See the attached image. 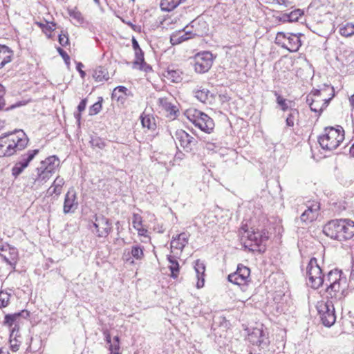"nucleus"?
<instances>
[{
    "label": "nucleus",
    "mask_w": 354,
    "mask_h": 354,
    "mask_svg": "<svg viewBox=\"0 0 354 354\" xmlns=\"http://www.w3.org/2000/svg\"><path fill=\"white\" fill-rule=\"evenodd\" d=\"M241 230L244 231V234L243 235V236L247 237L249 241L254 242V245H257V238L256 237L257 231H255L254 230H252V231H249L245 228V226H243L241 227Z\"/></svg>",
    "instance_id": "ea45409f"
},
{
    "label": "nucleus",
    "mask_w": 354,
    "mask_h": 354,
    "mask_svg": "<svg viewBox=\"0 0 354 354\" xmlns=\"http://www.w3.org/2000/svg\"><path fill=\"white\" fill-rule=\"evenodd\" d=\"M194 270L196 273V277L198 281L196 283V288H201L205 284V265L203 261L198 259L195 261Z\"/></svg>",
    "instance_id": "5701e85b"
},
{
    "label": "nucleus",
    "mask_w": 354,
    "mask_h": 354,
    "mask_svg": "<svg viewBox=\"0 0 354 354\" xmlns=\"http://www.w3.org/2000/svg\"><path fill=\"white\" fill-rule=\"evenodd\" d=\"M250 270L242 265L239 264L236 270L228 275L227 279L230 282L239 286H246L250 281Z\"/></svg>",
    "instance_id": "1a4fd4ad"
},
{
    "label": "nucleus",
    "mask_w": 354,
    "mask_h": 354,
    "mask_svg": "<svg viewBox=\"0 0 354 354\" xmlns=\"http://www.w3.org/2000/svg\"><path fill=\"white\" fill-rule=\"evenodd\" d=\"M274 3H277L285 7H288L289 6H290L291 2L289 1L288 0H274Z\"/></svg>",
    "instance_id": "13d9d810"
},
{
    "label": "nucleus",
    "mask_w": 354,
    "mask_h": 354,
    "mask_svg": "<svg viewBox=\"0 0 354 354\" xmlns=\"http://www.w3.org/2000/svg\"><path fill=\"white\" fill-rule=\"evenodd\" d=\"M28 138L21 129L3 133L0 136V157L11 156L24 149Z\"/></svg>",
    "instance_id": "f257e3e1"
},
{
    "label": "nucleus",
    "mask_w": 354,
    "mask_h": 354,
    "mask_svg": "<svg viewBox=\"0 0 354 354\" xmlns=\"http://www.w3.org/2000/svg\"><path fill=\"white\" fill-rule=\"evenodd\" d=\"M350 103L353 106V112L351 113V118L353 122H354V94L350 98Z\"/></svg>",
    "instance_id": "e2e57ef3"
},
{
    "label": "nucleus",
    "mask_w": 354,
    "mask_h": 354,
    "mask_svg": "<svg viewBox=\"0 0 354 354\" xmlns=\"http://www.w3.org/2000/svg\"><path fill=\"white\" fill-rule=\"evenodd\" d=\"M38 152V149L28 150L26 153L22 154L12 168V175L17 178L29 165V163Z\"/></svg>",
    "instance_id": "9b49d317"
},
{
    "label": "nucleus",
    "mask_w": 354,
    "mask_h": 354,
    "mask_svg": "<svg viewBox=\"0 0 354 354\" xmlns=\"http://www.w3.org/2000/svg\"><path fill=\"white\" fill-rule=\"evenodd\" d=\"M259 235H260L259 231L257 230V235H256V237L257 238V246L261 245V244H263L262 241L261 240H259V239L260 238Z\"/></svg>",
    "instance_id": "338daca9"
},
{
    "label": "nucleus",
    "mask_w": 354,
    "mask_h": 354,
    "mask_svg": "<svg viewBox=\"0 0 354 354\" xmlns=\"http://www.w3.org/2000/svg\"><path fill=\"white\" fill-rule=\"evenodd\" d=\"M259 240H261L263 243L268 239V232L266 230L259 231Z\"/></svg>",
    "instance_id": "5fc2aeb1"
},
{
    "label": "nucleus",
    "mask_w": 354,
    "mask_h": 354,
    "mask_svg": "<svg viewBox=\"0 0 354 354\" xmlns=\"http://www.w3.org/2000/svg\"><path fill=\"white\" fill-rule=\"evenodd\" d=\"M319 209V203L313 202L307 206V209L301 214L300 221L306 224L313 222L317 218Z\"/></svg>",
    "instance_id": "dca6fc26"
},
{
    "label": "nucleus",
    "mask_w": 354,
    "mask_h": 354,
    "mask_svg": "<svg viewBox=\"0 0 354 354\" xmlns=\"http://www.w3.org/2000/svg\"><path fill=\"white\" fill-rule=\"evenodd\" d=\"M37 24L39 25V27H41L43 29V30H48V31L53 30L54 27L55 26V24L54 23H51L50 24H44L41 23H38Z\"/></svg>",
    "instance_id": "8fccbe9b"
},
{
    "label": "nucleus",
    "mask_w": 354,
    "mask_h": 354,
    "mask_svg": "<svg viewBox=\"0 0 354 354\" xmlns=\"http://www.w3.org/2000/svg\"><path fill=\"white\" fill-rule=\"evenodd\" d=\"M67 10L69 16L75 21V25H81L84 23V17L81 12L79 11L76 7L73 8H68Z\"/></svg>",
    "instance_id": "7c9ffc66"
},
{
    "label": "nucleus",
    "mask_w": 354,
    "mask_h": 354,
    "mask_svg": "<svg viewBox=\"0 0 354 354\" xmlns=\"http://www.w3.org/2000/svg\"><path fill=\"white\" fill-rule=\"evenodd\" d=\"M65 181L63 178L57 176L53 181L51 186L48 189L47 194L48 196H53L55 194L59 196L62 193V187L64 185Z\"/></svg>",
    "instance_id": "a878e982"
},
{
    "label": "nucleus",
    "mask_w": 354,
    "mask_h": 354,
    "mask_svg": "<svg viewBox=\"0 0 354 354\" xmlns=\"http://www.w3.org/2000/svg\"><path fill=\"white\" fill-rule=\"evenodd\" d=\"M307 284L313 289H317L324 283V275L315 257H312L306 269Z\"/></svg>",
    "instance_id": "423d86ee"
},
{
    "label": "nucleus",
    "mask_w": 354,
    "mask_h": 354,
    "mask_svg": "<svg viewBox=\"0 0 354 354\" xmlns=\"http://www.w3.org/2000/svg\"><path fill=\"white\" fill-rule=\"evenodd\" d=\"M132 46L135 50H137V49H141L139 46L138 42L135 38L132 39Z\"/></svg>",
    "instance_id": "69168bd1"
},
{
    "label": "nucleus",
    "mask_w": 354,
    "mask_h": 354,
    "mask_svg": "<svg viewBox=\"0 0 354 354\" xmlns=\"http://www.w3.org/2000/svg\"><path fill=\"white\" fill-rule=\"evenodd\" d=\"M29 315H30L29 312L24 310L19 313H15L12 315L8 314L5 316V318H4V324L5 325H6L9 327H12L13 325H15V326L12 329V333L10 335V337H12V336L13 335V333L15 330L17 324L19 322L20 319L21 318L26 319L29 317Z\"/></svg>",
    "instance_id": "6ab92c4d"
},
{
    "label": "nucleus",
    "mask_w": 354,
    "mask_h": 354,
    "mask_svg": "<svg viewBox=\"0 0 354 354\" xmlns=\"http://www.w3.org/2000/svg\"><path fill=\"white\" fill-rule=\"evenodd\" d=\"M10 348L12 351L16 352L19 350V344L18 343V342L16 339H10Z\"/></svg>",
    "instance_id": "864d4df0"
},
{
    "label": "nucleus",
    "mask_w": 354,
    "mask_h": 354,
    "mask_svg": "<svg viewBox=\"0 0 354 354\" xmlns=\"http://www.w3.org/2000/svg\"><path fill=\"white\" fill-rule=\"evenodd\" d=\"M330 100L331 98L319 100V99H315L312 96H308L306 102L308 104L310 110L315 113H319V115L323 110L327 107Z\"/></svg>",
    "instance_id": "aec40b11"
},
{
    "label": "nucleus",
    "mask_w": 354,
    "mask_h": 354,
    "mask_svg": "<svg viewBox=\"0 0 354 354\" xmlns=\"http://www.w3.org/2000/svg\"><path fill=\"white\" fill-rule=\"evenodd\" d=\"M57 51L59 52V55L63 57L66 64H69L70 57L66 53L65 50H64L62 48L59 47L57 48Z\"/></svg>",
    "instance_id": "3c124183"
},
{
    "label": "nucleus",
    "mask_w": 354,
    "mask_h": 354,
    "mask_svg": "<svg viewBox=\"0 0 354 354\" xmlns=\"http://www.w3.org/2000/svg\"><path fill=\"white\" fill-rule=\"evenodd\" d=\"M93 226L95 229V234L98 237H106L112 230V224L109 220L103 215H95Z\"/></svg>",
    "instance_id": "ddd939ff"
},
{
    "label": "nucleus",
    "mask_w": 354,
    "mask_h": 354,
    "mask_svg": "<svg viewBox=\"0 0 354 354\" xmlns=\"http://www.w3.org/2000/svg\"><path fill=\"white\" fill-rule=\"evenodd\" d=\"M11 294L7 291H0V308H5L8 306Z\"/></svg>",
    "instance_id": "4c0bfd02"
},
{
    "label": "nucleus",
    "mask_w": 354,
    "mask_h": 354,
    "mask_svg": "<svg viewBox=\"0 0 354 354\" xmlns=\"http://www.w3.org/2000/svg\"><path fill=\"white\" fill-rule=\"evenodd\" d=\"M158 104L160 107H161L163 110L169 112L171 115H175L176 111H178L176 106L171 104L167 98L166 97H160L158 100Z\"/></svg>",
    "instance_id": "c756f323"
},
{
    "label": "nucleus",
    "mask_w": 354,
    "mask_h": 354,
    "mask_svg": "<svg viewBox=\"0 0 354 354\" xmlns=\"http://www.w3.org/2000/svg\"><path fill=\"white\" fill-rule=\"evenodd\" d=\"M275 96L277 97V102L281 106V109L285 111L288 110V105L286 102V100L283 98L277 92L274 93Z\"/></svg>",
    "instance_id": "49530a36"
},
{
    "label": "nucleus",
    "mask_w": 354,
    "mask_h": 354,
    "mask_svg": "<svg viewBox=\"0 0 354 354\" xmlns=\"http://www.w3.org/2000/svg\"><path fill=\"white\" fill-rule=\"evenodd\" d=\"M189 26H186L183 30L174 32L170 37V41L172 45H177L183 41H187L198 35L196 31L189 29Z\"/></svg>",
    "instance_id": "2eb2a0df"
},
{
    "label": "nucleus",
    "mask_w": 354,
    "mask_h": 354,
    "mask_svg": "<svg viewBox=\"0 0 354 354\" xmlns=\"http://www.w3.org/2000/svg\"><path fill=\"white\" fill-rule=\"evenodd\" d=\"M189 234L187 232H182L176 236L173 237L171 241V248L183 250L185 245L188 243Z\"/></svg>",
    "instance_id": "b1692460"
},
{
    "label": "nucleus",
    "mask_w": 354,
    "mask_h": 354,
    "mask_svg": "<svg viewBox=\"0 0 354 354\" xmlns=\"http://www.w3.org/2000/svg\"><path fill=\"white\" fill-rule=\"evenodd\" d=\"M142 217L138 214H133L132 219V225L136 230H140L142 227Z\"/></svg>",
    "instance_id": "c03bdc74"
},
{
    "label": "nucleus",
    "mask_w": 354,
    "mask_h": 354,
    "mask_svg": "<svg viewBox=\"0 0 354 354\" xmlns=\"http://www.w3.org/2000/svg\"><path fill=\"white\" fill-rule=\"evenodd\" d=\"M299 111L296 109H290V113L286 120V123L288 127H292L295 124V122L299 118Z\"/></svg>",
    "instance_id": "72a5a7b5"
},
{
    "label": "nucleus",
    "mask_w": 354,
    "mask_h": 354,
    "mask_svg": "<svg viewBox=\"0 0 354 354\" xmlns=\"http://www.w3.org/2000/svg\"><path fill=\"white\" fill-rule=\"evenodd\" d=\"M326 292L330 299H340L346 287V278L341 270L337 269L328 272L326 278H324Z\"/></svg>",
    "instance_id": "20e7f679"
},
{
    "label": "nucleus",
    "mask_w": 354,
    "mask_h": 354,
    "mask_svg": "<svg viewBox=\"0 0 354 354\" xmlns=\"http://www.w3.org/2000/svg\"><path fill=\"white\" fill-rule=\"evenodd\" d=\"M213 62L212 54L205 51L198 53L194 57V69L198 73H204L209 71Z\"/></svg>",
    "instance_id": "f8f14e48"
},
{
    "label": "nucleus",
    "mask_w": 354,
    "mask_h": 354,
    "mask_svg": "<svg viewBox=\"0 0 354 354\" xmlns=\"http://www.w3.org/2000/svg\"><path fill=\"white\" fill-rule=\"evenodd\" d=\"M78 207L77 197L73 189H70L64 197L63 212L64 214L73 213Z\"/></svg>",
    "instance_id": "f3484780"
},
{
    "label": "nucleus",
    "mask_w": 354,
    "mask_h": 354,
    "mask_svg": "<svg viewBox=\"0 0 354 354\" xmlns=\"http://www.w3.org/2000/svg\"><path fill=\"white\" fill-rule=\"evenodd\" d=\"M304 12L303 10L301 9H295L288 13L289 17V22L297 21L302 15H304Z\"/></svg>",
    "instance_id": "79ce46f5"
},
{
    "label": "nucleus",
    "mask_w": 354,
    "mask_h": 354,
    "mask_svg": "<svg viewBox=\"0 0 354 354\" xmlns=\"http://www.w3.org/2000/svg\"><path fill=\"white\" fill-rule=\"evenodd\" d=\"M185 0H161L160 6L163 10L171 11Z\"/></svg>",
    "instance_id": "473e14b6"
},
{
    "label": "nucleus",
    "mask_w": 354,
    "mask_h": 354,
    "mask_svg": "<svg viewBox=\"0 0 354 354\" xmlns=\"http://www.w3.org/2000/svg\"><path fill=\"white\" fill-rule=\"evenodd\" d=\"M59 164V159L56 156H50L41 161L39 165L30 175L28 185L33 189H39L51 178Z\"/></svg>",
    "instance_id": "f03ea898"
},
{
    "label": "nucleus",
    "mask_w": 354,
    "mask_h": 354,
    "mask_svg": "<svg viewBox=\"0 0 354 354\" xmlns=\"http://www.w3.org/2000/svg\"><path fill=\"white\" fill-rule=\"evenodd\" d=\"M141 123L143 127H147L148 129L154 130L156 129V123L154 118H151L149 115H141Z\"/></svg>",
    "instance_id": "f704fd0d"
},
{
    "label": "nucleus",
    "mask_w": 354,
    "mask_h": 354,
    "mask_svg": "<svg viewBox=\"0 0 354 354\" xmlns=\"http://www.w3.org/2000/svg\"><path fill=\"white\" fill-rule=\"evenodd\" d=\"M344 139V131L341 126L337 128L326 127L324 133L319 137L318 142L323 149H335Z\"/></svg>",
    "instance_id": "39448f33"
},
{
    "label": "nucleus",
    "mask_w": 354,
    "mask_h": 354,
    "mask_svg": "<svg viewBox=\"0 0 354 354\" xmlns=\"http://www.w3.org/2000/svg\"><path fill=\"white\" fill-rule=\"evenodd\" d=\"M326 236L343 241L354 236V222L350 219H335L326 223L323 230Z\"/></svg>",
    "instance_id": "7ed1b4c3"
},
{
    "label": "nucleus",
    "mask_w": 354,
    "mask_h": 354,
    "mask_svg": "<svg viewBox=\"0 0 354 354\" xmlns=\"http://www.w3.org/2000/svg\"><path fill=\"white\" fill-rule=\"evenodd\" d=\"M100 99H101V101H98V102H95L94 104H93L90 107L89 111H90L91 115H96L101 111L102 98L100 97Z\"/></svg>",
    "instance_id": "de8ad7c7"
},
{
    "label": "nucleus",
    "mask_w": 354,
    "mask_h": 354,
    "mask_svg": "<svg viewBox=\"0 0 354 354\" xmlns=\"http://www.w3.org/2000/svg\"><path fill=\"white\" fill-rule=\"evenodd\" d=\"M137 230L138 232V234L140 236H144L145 234V233L147 232V230L142 228V227H140V230Z\"/></svg>",
    "instance_id": "774afa93"
},
{
    "label": "nucleus",
    "mask_w": 354,
    "mask_h": 354,
    "mask_svg": "<svg viewBox=\"0 0 354 354\" xmlns=\"http://www.w3.org/2000/svg\"><path fill=\"white\" fill-rule=\"evenodd\" d=\"M248 339L252 344L262 348L267 344V338L263 335V330L259 328L254 329V330L249 334Z\"/></svg>",
    "instance_id": "412c9836"
},
{
    "label": "nucleus",
    "mask_w": 354,
    "mask_h": 354,
    "mask_svg": "<svg viewBox=\"0 0 354 354\" xmlns=\"http://www.w3.org/2000/svg\"><path fill=\"white\" fill-rule=\"evenodd\" d=\"M321 91L320 90H315L313 91L310 95L308 96H312L315 99H318V97L321 95Z\"/></svg>",
    "instance_id": "052dcab7"
},
{
    "label": "nucleus",
    "mask_w": 354,
    "mask_h": 354,
    "mask_svg": "<svg viewBox=\"0 0 354 354\" xmlns=\"http://www.w3.org/2000/svg\"><path fill=\"white\" fill-rule=\"evenodd\" d=\"M90 144L93 148H98L102 149L106 147L105 142L100 137H91Z\"/></svg>",
    "instance_id": "58836bf2"
},
{
    "label": "nucleus",
    "mask_w": 354,
    "mask_h": 354,
    "mask_svg": "<svg viewBox=\"0 0 354 354\" xmlns=\"http://www.w3.org/2000/svg\"><path fill=\"white\" fill-rule=\"evenodd\" d=\"M144 258V248L138 244H135L131 246V248L128 252L127 250L123 254V259L131 264L134 263V260L140 261Z\"/></svg>",
    "instance_id": "a211bd4d"
},
{
    "label": "nucleus",
    "mask_w": 354,
    "mask_h": 354,
    "mask_svg": "<svg viewBox=\"0 0 354 354\" xmlns=\"http://www.w3.org/2000/svg\"><path fill=\"white\" fill-rule=\"evenodd\" d=\"M187 114L189 120L203 131L209 133L213 130L214 121L207 114L196 109L193 111V113L188 112Z\"/></svg>",
    "instance_id": "6e6552de"
},
{
    "label": "nucleus",
    "mask_w": 354,
    "mask_h": 354,
    "mask_svg": "<svg viewBox=\"0 0 354 354\" xmlns=\"http://www.w3.org/2000/svg\"><path fill=\"white\" fill-rule=\"evenodd\" d=\"M127 88L123 86H118L112 92V98L120 100L127 95Z\"/></svg>",
    "instance_id": "c9c22d12"
},
{
    "label": "nucleus",
    "mask_w": 354,
    "mask_h": 354,
    "mask_svg": "<svg viewBox=\"0 0 354 354\" xmlns=\"http://www.w3.org/2000/svg\"><path fill=\"white\" fill-rule=\"evenodd\" d=\"M0 257L13 270H15L16 265L19 260L18 250L8 244L3 243L0 245Z\"/></svg>",
    "instance_id": "9d476101"
},
{
    "label": "nucleus",
    "mask_w": 354,
    "mask_h": 354,
    "mask_svg": "<svg viewBox=\"0 0 354 354\" xmlns=\"http://www.w3.org/2000/svg\"><path fill=\"white\" fill-rule=\"evenodd\" d=\"M288 37V32L285 33L283 32H278L275 37V44L281 48H284L287 47L286 41Z\"/></svg>",
    "instance_id": "e433bc0d"
},
{
    "label": "nucleus",
    "mask_w": 354,
    "mask_h": 354,
    "mask_svg": "<svg viewBox=\"0 0 354 354\" xmlns=\"http://www.w3.org/2000/svg\"><path fill=\"white\" fill-rule=\"evenodd\" d=\"M164 76L172 82L178 83L182 80V72L171 67H168L164 73Z\"/></svg>",
    "instance_id": "cd10ccee"
},
{
    "label": "nucleus",
    "mask_w": 354,
    "mask_h": 354,
    "mask_svg": "<svg viewBox=\"0 0 354 354\" xmlns=\"http://www.w3.org/2000/svg\"><path fill=\"white\" fill-rule=\"evenodd\" d=\"M316 308L322 323L326 327L332 326L336 321L333 301L328 299L319 301Z\"/></svg>",
    "instance_id": "0eeeda50"
},
{
    "label": "nucleus",
    "mask_w": 354,
    "mask_h": 354,
    "mask_svg": "<svg viewBox=\"0 0 354 354\" xmlns=\"http://www.w3.org/2000/svg\"><path fill=\"white\" fill-rule=\"evenodd\" d=\"M84 67V64L81 62L77 63L76 65V69L78 71V72L80 74V76L82 78H84L86 75L85 72L82 70V68Z\"/></svg>",
    "instance_id": "6e6d98bb"
},
{
    "label": "nucleus",
    "mask_w": 354,
    "mask_h": 354,
    "mask_svg": "<svg viewBox=\"0 0 354 354\" xmlns=\"http://www.w3.org/2000/svg\"><path fill=\"white\" fill-rule=\"evenodd\" d=\"M175 139L186 152H191L196 143V140L183 129L176 131Z\"/></svg>",
    "instance_id": "4468645a"
},
{
    "label": "nucleus",
    "mask_w": 354,
    "mask_h": 354,
    "mask_svg": "<svg viewBox=\"0 0 354 354\" xmlns=\"http://www.w3.org/2000/svg\"><path fill=\"white\" fill-rule=\"evenodd\" d=\"M167 260L170 263L169 269L171 271V277L174 279H176L179 274V263L178 261L172 256H168Z\"/></svg>",
    "instance_id": "2f4dec72"
},
{
    "label": "nucleus",
    "mask_w": 354,
    "mask_h": 354,
    "mask_svg": "<svg viewBox=\"0 0 354 354\" xmlns=\"http://www.w3.org/2000/svg\"><path fill=\"white\" fill-rule=\"evenodd\" d=\"M350 283H351V286L354 288V263H353L351 275H350Z\"/></svg>",
    "instance_id": "680f3d73"
},
{
    "label": "nucleus",
    "mask_w": 354,
    "mask_h": 354,
    "mask_svg": "<svg viewBox=\"0 0 354 354\" xmlns=\"http://www.w3.org/2000/svg\"><path fill=\"white\" fill-rule=\"evenodd\" d=\"M120 339L118 336L113 338L112 342L109 344V350L111 353L120 352Z\"/></svg>",
    "instance_id": "37998d69"
},
{
    "label": "nucleus",
    "mask_w": 354,
    "mask_h": 354,
    "mask_svg": "<svg viewBox=\"0 0 354 354\" xmlns=\"http://www.w3.org/2000/svg\"><path fill=\"white\" fill-rule=\"evenodd\" d=\"M104 334L105 335V339H106V343L108 344H110L113 341V340H111L110 333L108 331H105L104 333Z\"/></svg>",
    "instance_id": "0e129e2a"
},
{
    "label": "nucleus",
    "mask_w": 354,
    "mask_h": 354,
    "mask_svg": "<svg viewBox=\"0 0 354 354\" xmlns=\"http://www.w3.org/2000/svg\"><path fill=\"white\" fill-rule=\"evenodd\" d=\"M303 36V34L298 33H290L288 32V37H287V47L284 48L290 52H297L300 46H301V41L300 37Z\"/></svg>",
    "instance_id": "4be33fe9"
},
{
    "label": "nucleus",
    "mask_w": 354,
    "mask_h": 354,
    "mask_svg": "<svg viewBox=\"0 0 354 354\" xmlns=\"http://www.w3.org/2000/svg\"><path fill=\"white\" fill-rule=\"evenodd\" d=\"M278 20L283 23L289 22V17L288 13H284L281 17H279Z\"/></svg>",
    "instance_id": "bf43d9fd"
},
{
    "label": "nucleus",
    "mask_w": 354,
    "mask_h": 354,
    "mask_svg": "<svg viewBox=\"0 0 354 354\" xmlns=\"http://www.w3.org/2000/svg\"><path fill=\"white\" fill-rule=\"evenodd\" d=\"M12 51L7 46L0 45V69L12 60Z\"/></svg>",
    "instance_id": "bb28decb"
},
{
    "label": "nucleus",
    "mask_w": 354,
    "mask_h": 354,
    "mask_svg": "<svg viewBox=\"0 0 354 354\" xmlns=\"http://www.w3.org/2000/svg\"><path fill=\"white\" fill-rule=\"evenodd\" d=\"M136 60L133 62L134 65H142L144 63V53L141 49L135 50Z\"/></svg>",
    "instance_id": "a18cd8bd"
},
{
    "label": "nucleus",
    "mask_w": 354,
    "mask_h": 354,
    "mask_svg": "<svg viewBox=\"0 0 354 354\" xmlns=\"http://www.w3.org/2000/svg\"><path fill=\"white\" fill-rule=\"evenodd\" d=\"M93 77L97 82L106 81L109 79L107 69L103 66H97L93 71Z\"/></svg>",
    "instance_id": "c85d7f7f"
},
{
    "label": "nucleus",
    "mask_w": 354,
    "mask_h": 354,
    "mask_svg": "<svg viewBox=\"0 0 354 354\" xmlns=\"http://www.w3.org/2000/svg\"><path fill=\"white\" fill-rule=\"evenodd\" d=\"M339 32L342 36L349 37L354 34V25L347 24L339 29Z\"/></svg>",
    "instance_id": "a19ab883"
},
{
    "label": "nucleus",
    "mask_w": 354,
    "mask_h": 354,
    "mask_svg": "<svg viewBox=\"0 0 354 354\" xmlns=\"http://www.w3.org/2000/svg\"><path fill=\"white\" fill-rule=\"evenodd\" d=\"M86 99H83V100H82V101L80 102V104L77 106V109H78L79 112L80 113V112L84 111L86 109Z\"/></svg>",
    "instance_id": "4d7b16f0"
},
{
    "label": "nucleus",
    "mask_w": 354,
    "mask_h": 354,
    "mask_svg": "<svg viewBox=\"0 0 354 354\" xmlns=\"http://www.w3.org/2000/svg\"><path fill=\"white\" fill-rule=\"evenodd\" d=\"M195 97L203 103H211L214 95L207 88L198 87L194 91Z\"/></svg>",
    "instance_id": "393cba45"
},
{
    "label": "nucleus",
    "mask_w": 354,
    "mask_h": 354,
    "mask_svg": "<svg viewBox=\"0 0 354 354\" xmlns=\"http://www.w3.org/2000/svg\"><path fill=\"white\" fill-rule=\"evenodd\" d=\"M5 95V89L4 87L0 84V110L3 109L5 105V101L3 99V96Z\"/></svg>",
    "instance_id": "603ef678"
},
{
    "label": "nucleus",
    "mask_w": 354,
    "mask_h": 354,
    "mask_svg": "<svg viewBox=\"0 0 354 354\" xmlns=\"http://www.w3.org/2000/svg\"><path fill=\"white\" fill-rule=\"evenodd\" d=\"M59 43L62 46H66L68 44V37L67 33H62L59 35Z\"/></svg>",
    "instance_id": "09e8293b"
}]
</instances>
